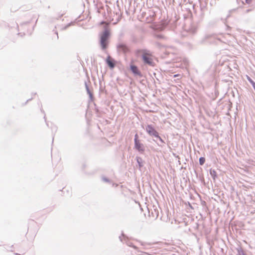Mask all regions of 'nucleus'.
Masks as SVG:
<instances>
[{
    "label": "nucleus",
    "instance_id": "nucleus-5",
    "mask_svg": "<svg viewBox=\"0 0 255 255\" xmlns=\"http://www.w3.org/2000/svg\"><path fill=\"white\" fill-rule=\"evenodd\" d=\"M106 61L107 64L111 69L114 68L115 66V61L110 56L107 57Z\"/></svg>",
    "mask_w": 255,
    "mask_h": 255
},
{
    "label": "nucleus",
    "instance_id": "nucleus-6",
    "mask_svg": "<svg viewBox=\"0 0 255 255\" xmlns=\"http://www.w3.org/2000/svg\"><path fill=\"white\" fill-rule=\"evenodd\" d=\"M119 50L124 53H127L129 52L128 48L125 45L121 44L119 46Z\"/></svg>",
    "mask_w": 255,
    "mask_h": 255
},
{
    "label": "nucleus",
    "instance_id": "nucleus-8",
    "mask_svg": "<svg viewBox=\"0 0 255 255\" xmlns=\"http://www.w3.org/2000/svg\"><path fill=\"white\" fill-rule=\"evenodd\" d=\"M205 162V159L204 157H200L199 158V163L200 165H203Z\"/></svg>",
    "mask_w": 255,
    "mask_h": 255
},
{
    "label": "nucleus",
    "instance_id": "nucleus-9",
    "mask_svg": "<svg viewBox=\"0 0 255 255\" xmlns=\"http://www.w3.org/2000/svg\"><path fill=\"white\" fill-rule=\"evenodd\" d=\"M248 80L252 84V85L255 90V82H254L249 77H248Z\"/></svg>",
    "mask_w": 255,
    "mask_h": 255
},
{
    "label": "nucleus",
    "instance_id": "nucleus-7",
    "mask_svg": "<svg viewBox=\"0 0 255 255\" xmlns=\"http://www.w3.org/2000/svg\"><path fill=\"white\" fill-rule=\"evenodd\" d=\"M130 69L134 74L136 75L140 74V72L136 66L132 64L130 65Z\"/></svg>",
    "mask_w": 255,
    "mask_h": 255
},
{
    "label": "nucleus",
    "instance_id": "nucleus-1",
    "mask_svg": "<svg viewBox=\"0 0 255 255\" xmlns=\"http://www.w3.org/2000/svg\"><path fill=\"white\" fill-rule=\"evenodd\" d=\"M135 54L137 57L141 55L144 63L150 66L154 65L153 56L149 51L145 49H139L135 51Z\"/></svg>",
    "mask_w": 255,
    "mask_h": 255
},
{
    "label": "nucleus",
    "instance_id": "nucleus-11",
    "mask_svg": "<svg viewBox=\"0 0 255 255\" xmlns=\"http://www.w3.org/2000/svg\"><path fill=\"white\" fill-rule=\"evenodd\" d=\"M179 76V74H176V75H174V77H178V76Z\"/></svg>",
    "mask_w": 255,
    "mask_h": 255
},
{
    "label": "nucleus",
    "instance_id": "nucleus-4",
    "mask_svg": "<svg viewBox=\"0 0 255 255\" xmlns=\"http://www.w3.org/2000/svg\"><path fill=\"white\" fill-rule=\"evenodd\" d=\"M146 130L149 134L158 137L161 140V137L158 135V133L151 125H148L146 128Z\"/></svg>",
    "mask_w": 255,
    "mask_h": 255
},
{
    "label": "nucleus",
    "instance_id": "nucleus-2",
    "mask_svg": "<svg viewBox=\"0 0 255 255\" xmlns=\"http://www.w3.org/2000/svg\"><path fill=\"white\" fill-rule=\"evenodd\" d=\"M105 24V31L102 34L100 39V44L103 49L107 48L108 44V38L110 36V31L108 29V23L106 22H101L100 25Z\"/></svg>",
    "mask_w": 255,
    "mask_h": 255
},
{
    "label": "nucleus",
    "instance_id": "nucleus-10",
    "mask_svg": "<svg viewBox=\"0 0 255 255\" xmlns=\"http://www.w3.org/2000/svg\"><path fill=\"white\" fill-rule=\"evenodd\" d=\"M253 0H246V2L248 4H250L252 2Z\"/></svg>",
    "mask_w": 255,
    "mask_h": 255
},
{
    "label": "nucleus",
    "instance_id": "nucleus-3",
    "mask_svg": "<svg viewBox=\"0 0 255 255\" xmlns=\"http://www.w3.org/2000/svg\"><path fill=\"white\" fill-rule=\"evenodd\" d=\"M134 140L135 148L139 152H144L145 150L144 145L141 143L138 139V136L137 134H135Z\"/></svg>",
    "mask_w": 255,
    "mask_h": 255
},
{
    "label": "nucleus",
    "instance_id": "nucleus-12",
    "mask_svg": "<svg viewBox=\"0 0 255 255\" xmlns=\"http://www.w3.org/2000/svg\"><path fill=\"white\" fill-rule=\"evenodd\" d=\"M56 35H57V38H58V32H56Z\"/></svg>",
    "mask_w": 255,
    "mask_h": 255
}]
</instances>
